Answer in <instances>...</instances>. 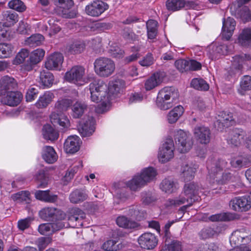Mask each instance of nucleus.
I'll return each mask as SVG.
<instances>
[{
  "instance_id": "obj_1",
  "label": "nucleus",
  "mask_w": 251,
  "mask_h": 251,
  "mask_svg": "<svg viewBox=\"0 0 251 251\" xmlns=\"http://www.w3.org/2000/svg\"><path fill=\"white\" fill-rule=\"evenodd\" d=\"M227 163L224 160H208L207 168L208 171L209 181L213 189H217L215 185L225 184L229 181H234L235 176L230 173L226 172Z\"/></svg>"
},
{
  "instance_id": "obj_61",
  "label": "nucleus",
  "mask_w": 251,
  "mask_h": 251,
  "mask_svg": "<svg viewBox=\"0 0 251 251\" xmlns=\"http://www.w3.org/2000/svg\"><path fill=\"white\" fill-rule=\"evenodd\" d=\"M28 55L29 52L27 50L22 49L13 60V64L18 65L22 63Z\"/></svg>"
},
{
  "instance_id": "obj_57",
  "label": "nucleus",
  "mask_w": 251,
  "mask_h": 251,
  "mask_svg": "<svg viewBox=\"0 0 251 251\" xmlns=\"http://www.w3.org/2000/svg\"><path fill=\"white\" fill-rule=\"evenodd\" d=\"M8 7L19 12H22L26 9L24 2L20 0H11L8 3Z\"/></svg>"
},
{
  "instance_id": "obj_50",
  "label": "nucleus",
  "mask_w": 251,
  "mask_h": 251,
  "mask_svg": "<svg viewBox=\"0 0 251 251\" xmlns=\"http://www.w3.org/2000/svg\"><path fill=\"white\" fill-rule=\"evenodd\" d=\"M235 16L240 19L244 23L251 20V14L247 6H243L236 12Z\"/></svg>"
},
{
  "instance_id": "obj_12",
  "label": "nucleus",
  "mask_w": 251,
  "mask_h": 251,
  "mask_svg": "<svg viewBox=\"0 0 251 251\" xmlns=\"http://www.w3.org/2000/svg\"><path fill=\"white\" fill-rule=\"evenodd\" d=\"M40 217L45 221H54L64 219L65 214L60 209L52 207L43 208L39 212Z\"/></svg>"
},
{
  "instance_id": "obj_25",
  "label": "nucleus",
  "mask_w": 251,
  "mask_h": 251,
  "mask_svg": "<svg viewBox=\"0 0 251 251\" xmlns=\"http://www.w3.org/2000/svg\"><path fill=\"white\" fill-rule=\"evenodd\" d=\"M50 120L53 125L58 124L64 128L70 126L69 121L62 111H54L50 115Z\"/></svg>"
},
{
  "instance_id": "obj_40",
  "label": "nucleus",
  "mask_w": 251,
  "mask_h": 251,
  "mask_svg": "<svg viewBox=\"0 0 251 251\" xmlns=\"http://www.w3.org/2000/svg\"><path fill=\"white\" fill-rule=\"evenodd\" d=\"M42 135L44 139L51 141L57 139L58 133L50 125H44L42 128Z\"/></svg>"
},
{
  "instance_id": "obj_35",
  "label": "nucleus",
  "mask_w": 251,
  "mask_h": 251,
  "mask_svg": "<svg viewBox=\"0 0 251 251\" xmlns=\"http://www.w3.org/2000/svg\"><path fill=\"white\" fill-rule=\"evenodd\" d=\"M42 157L47 163L52 164L57 160L58 156L52 147L45 146L43 148Z\"/></svg>"
},
{
  "instance_id": "obj_32",
  "label": "nucleus",
  "mask_w": 251,
  "mask_h": 251,
  "mask_svg": "<svg viewBox=\"0 0 251 251\" xmlns=\"http://www.w3.org/2000/svg\"><path fill=\"white\" fill-rule=\"evenodd\" d=\"M1 16L2 25L7 28L13 25L18 21V15L11 11H3Z\"/></svg>"
},
{
  "instance_id": "obj_22",
  "label": "nucleus",
  "mask_w": 251,
  "mask_h": 251,
  "mask_svg": "<svg viewBox=\"0 0 251 251\" xmlns=\"http://www.w3.org/2000/svg\"><path fill=\"white\" fill-rule=\"evenodd\" d=\"M81 143L80 139L78 136H70L64 143V150L67 153H75L79 150Z\"/></svg>"
},
{
  "instance_id": "obj_43",
  "label": "nucleus",
  "mask_w": 251,
  "mask_h": 251,
  "mask_svg": "<svg viewBox=\"0 0 251 251\" xmlns=\"http://www.w3.org/2000/svg\"><path fill=\"white\" fill-rule=\"evenodd\" d=\"M40 83L44 88H49L53 83L54 77L52 74L49 72H46L45 70L41 72Z\"/></svg>"
},
{
  "instance_id": "obj_20",
  "label": "nucleus",
  "mask_w": 251,
  "mask_h": 251,
  "mask_svg": "<svg viewBox=\"0 0 251 251\" xmlns=\"http://www.w3.org/2000/svg\"><path fill=\"white\" fill-rule=\"evenodd\" d=\"M64 61L63 54L54 52L48 57L45 63V66L48 70H59Z\"/></svg>"
},
{
  "instance_id": "obj_15",
  "label": "nucleus",
  "mask_w": 251,
  "mask_h": 251,
  "mask_svg": "<svg viewBox=\"0 0 251 251\" xmlns=\"http://www.w3.org/2000/svg\"><path fill=\"white\" fill-rule=\"evenodd\" d=\"M108 5L101 0H95L86 6V13L92 17H98L108 9Z\"/></svg>"
},
{
  "instance_id": "obj_9",
  "label": "nucleus",
  "mask_w": 251,
  "mask_h": 251,
  "mask_svg": "<svg viewBox=\"0 0 251 251\" xmlns=\"http://www.w3.org/2000/svg\"><path fill=\"white\" fill-rule=\"evenodd\" d=\"M175 150L174 141L172 138H167L165 142L160 147L158 158L161 163H166L170 161L174 156Z\"/></svg>"
},
{
  "instance_id": "obj_13",
  "label": "nucleus",
  "mask_w": 251,
  "mask_h": 251,
  "mask_svg": "<svg viewBox=\"0 0 251 251\" xmlns=\"http://www.w3.org/2000/svg\"><path fill=\"white\" fill-rule=\"evenodd\" d=\"M229 206L236 211H247L251 207V196L236 197L230 201Z\"/></svg>"
},
{
  "instance_id": "obj_36",
  "label": "nucleus",
  "mask_w": 251,
  "mask_h": 251,
  "mask_svg": "<svg viewBox=\"0 0 251 251\" xmlns=\"http://www.w3.org/2000/svg\"><path fill=\"white\" fill-rule=\"evenodd\" d=\"M237 43L243 47L251 46V29L246 28L243 29L239 34Z\"/></svg>"
},
{
  "instance_id": "obj_8",
  "label": "nucleus",
  "mask_w": 251,
  "mask_h": 251,
  "mask_svg": "<svg viewBox=\"0 0 251 251\" xmlns=\"http://www.w3.org/2000/svg\"><path fill=\"white\" fill-rule=\"evenodd\" d=\"M216 114L214 126L218 131H223L225 127L233 125L235 122L232 113L229 111H217Z\"/></svg>"
},
{
  "instance_id": "obj_62",
  "label": "nucleus",
  "mask_w": 251,
  "mask_h": 251,
  "mask_svg": "<svg viewBox=\"0 0 251 251\" xmlns=\"http://www.w3.org/2000/svg\"><path fill=\"white\" fill-rule=\"evenodd\" d=\"M230 164L234 168H241L247 165V160L246 158L243 156H238L232 159Z\"/></svg>"
},
{
  "instance_id": "obj_5",
  "label": "nucleus",
  "mask_w": 251,
  "mask_h": 251,
  "mask_svg": "<svg viewBox=\"0 0 251 251\" xmlns=\"http://www.w3.org/2000/svg\"><path fill=\"white\" fill-rule=\"evenodd\" d=\"M94 70L97 75L102 77L112 75L115 70L114 62L108 57H101L94 62Z\"/></svg>"
},
{
  "instance_id": "obj_18",
  "label": "nucleus",
  "mask_w": 251,
  "mask_h": 251,
  "mask_svg": "<svg viewBox=\"0 0 251 251\" xmlns=\"http://www.w3.org/2000/svg\"><path fill=\"white\" fill-rule=\"evenodd\" d=\"M197 141L202 144L207 145L210 141L211 131L209 128L204 126H197L193 130Z\"/></svg>"
},
{
  "instance_id": "obj_37",
  "label": "nucleus",
  "mask_w": 251,
  "mask_h": 251,
  "mask_svg": "<svg viewBox=\"0 0 251 251\" xmlns=\"http://www.w3.org/2000/svg\"><path fill=\"white\" fill-rule=\"evenodd\" d=\"M138 174L146 185L155 178L157 173L153 167H148L144 168L141 173Z\"/></svg>"
},
{
  "instance_id": "obj_14",
  "label": "nucleus",
  "mask_w": 251,
  "mask_h": 251,
  "mask_svg": "<svg viewBox=\"0 0 251 251\" xmlns=\"http://www.w3.org/2000/svg\"><path fill=\"white\" fill-rule=\"evenodd\" d=\"M55 108L58 110H67L71 108L72 110H85L87 106L83 102L74 101L70 99H64L59 100L55 104Z\"/></svg>"
},
{
  "instance_id": "obj_54",
  "label": "nucleus",
  "mask_w": 251,
  "mask_h": 251,
  "mask_svg": "<svg viewBox=\"0 0 251 251\" xmlns=\"http://www.w3.org/2000/svg\"><path fill=\"white\" fill-rule=\"evenodd\" d=\"M82 167V162H79L78 165L74 166L72 168L69 169L62 178L64 184H67L73 177L74 175L77 172L78 168Z\"/></svg>"
},
{
  "instance_id": "obj_56",
  "label": "nucleus",
  "mask_w": 251,
  "mask_h": 251,
  "mask_svg": "<svg viewBox=\"0 0 251 251\" xmlns=\"http://www.w3.org/2000/svg\"><path fill=\"white\" fill-rule=\"evenodd\" d=\"M251 59V56L250 55H236L233 57V65L238 69H240L243 63H245L246 61Z\"/></svg>"
},
{
  "instance_id": "obj_44",
  "label": "nucleus",
  "mask_w": 251,
  "mask_h": 251,
  "mask_svg": "<svg viewBox=\"0 0 251 251\" xmlns=\"http://www.w3.org/2000/svg\"><path fill=\"white\" fill-rule=\"evenodd\" d=\"M185 4L184 0H167L166 6L169 11H176L184 7Z\"/></svg>"
},
{
  "instance_id": "obj_21",
  "label": "nucleus",
  "mask_w": 251,
  "mask_h": 251,
  "mask_svg": "<svg viewBox=\"0 0 251 251\" xmlns=\"http://www.w3.org/2000/svg\"><path fill=\"white\" fill-rule=\"evenodd\" d=\"M201 192L199 186L194 182L186 184L183 188V194L190 200V204L199 200V194Z\"/></svg>"
},
{
  "instance_id": "obj_26",
  "label": "nucleus",
  "mask_w": 251,
  "mask_h": 251,
  "mask_svg": "<svg viewBox=\"0 0 251 251\" xmlns=\"http://www.w3.org/2000/svg\"><path fill=\"white\" fill-rule=\"evenodd\" d=\"M165 75L163 72H157L153 74L145 82L144 86L146 90H151L159 85L163 81Z\"/></svg>"
},
{
  "instance_id": "obj_3",
  "label": "nucleus",
  "mask_w": 251,
  "mask_h": 251,
  "mask_svg": "<svg viewBox=\"0 0 251 251\" xmlns=\"http://www.w3.org/2000/svg\"><path fill=\"white\" fill-rule=\"evenodd\" d=\"M85 217V214L82 210L78 208H73L70 211L68 223L62 221L63 219H61L56 220L55 221H57L56 223H52L54 231L68 226L78 228L83 225L82 220Z\"/></svg>"
},
{
  "instance_id": "obj_27",
  "label": "nucleus",
  "mask_w": 251,
  "mask_h": 251,
  "mask_svg": "<svg viewBox=\"0 0 251 251\" xmlns=\"http://www.w3.org/2000/svg\"><path fill=\"white\" fill-rule=\"evenodd\" d=\"M236 22L234 19L228 17L223 21L222 36L226 40H229L235 28Z\"/></svg>"
},
{
  "instance_id": "obj_45",
  "label": "nucleus",
  "mask_w": 251,
  "mask_h": 251,
  "mask_svg": "<svg viewBox=\"0 0 251 251\" xmlns=\"http://www.w3.org/2000/svg\"><path fill=\"white\" fill-rule=\"evenodd\" d=\"M14 47L9 43H0V58L10 57L12 55Z\"/></svg>"
},
{
  "instance_id": "obj_52",
  "label": "nucleus",
  "mask_w": 251,
  "mask_h": 251,
  "mask_svg": "<svg viewBox=\"0 0 251 251\" xmlns=\"http://www.w3.org/2000/svg\"><path fill=\"white\" fill-rule=\"evenodd\" d=\"M85 44L81 42H75L70 45L67 48L69 53L72 54H78L83 51L85 49Z\"/></svg>"
},
{
  "instance_id": "obj_47",
  "label": "nucleus",
  "mask_w": 251,
  "mask_h": 251,
  "mask_svg": "<svg viewBox=\"0 0 251 251\" xmlns=\"http://www.w3.org/2000/svg\"><path fill=\"white\" fill-rule=\"evenodd\" d=\"M191 86L194 89L201 91H207L209 88L208 84L201 78H193L191 82Z\"/></svg>"
},
{
  "instance_id": "obj_39",
  "label": "nucleus",
  "mask_w": 251,
  "mask_h": 251,
  "mask_svg": "<svg viewBox=\"0 0 251 251\" xmlns=\"http://www.w3.org/2000/svg\"><path fill=\"white\" fill-rule=\"evenodd\" d=\"M36 198L42 201L48 202H54L57 201L58 197L56 195H51L49 191L38 190L35 193Z\"/></svg>"
},
{
  "instance_id": "obj_58",
  "label": "nucleus",
  "mask_w": 251,
  "mask_h": 251,
  "mask_svg": "<svg viewBox=\"0 0 251 251\" xmlns=\"http://www.w3.org/2000/svg\"><path fill=\"white\" fill-rule=\"evenodd\" d=\"M38 231L42 235H49L54 232L53 225L52 223L41 224L38 227Z\"/></svg>"
},
{
  "instance_id": "obj_29",
  "label": "nucleus",
  "mask_w": 251,
  "mask_h": 251,
  "mask_svg": "<svg viewBox=\"0 0 251 251\" xmlns=\"http://www.w3.org/2000/svg\"><path fill=\"white\" fill-rule=\"evenodd\" d=\"M88 197V191L85 188L76 189L69 196V200L72 203H79L86 200Z\"/></svg>"
},
{
  "instance_id": "obj_17",
  "label": "nucleus",
  "mask_w": 251,
  "mask_h": 251,
  "mask_svg": "<svg viewBox=\"0 0 251 251\" xmlns=\"http://www.w3.org/2000/svg\"><path fill=\"white\" fill-rule=\"evenodd\" d=\"M245 240L246 242L251 240V234L249 231L241 228L234 231L231 234L229 241L231 246H238Z\"/></svg>"
},
{
  "instance_id": "obj_64",
  "label": "nucleus",
  "mask_w": 251,
  "mask_h": 251,
  "mask_svg": "<svg viewBox=\"0 0 251 251\" xmlns=\"http://www.w3.org/2000/svg\"><path fill=\"white\" fill-rule=\"evenodd\" d=\"M181 245L179 241H173L172 243L165 246L161 251H181Z\"/></svg>"
},
{
  "instance_id": "obj_38",
  "label": "nucleus",
  "mask_w": 251,
  "mask_h": 251,
  "mask_svg": "<svg viewBox=\"0 0 251 251\" xmlns=\"http://www.w3.org/2000/svg\"><path fill=\"white\" fill-rule=\"evenodd\" d=\"M126 186L131 191H137L145 186L138 174L135 175L131 179L126 182Z\"/></svg>"
},
{
  "instance_id": "obj_28",
  "label": "nucleus",
  "mask_w": 251,
  "mask_h": 251,
  "mask_svg": "<svg viewBox=\"0 0 251 251\" xmlns=\"http://www.w3.org/2000/svg\"><path fill=\"white\" fill-rule=\"evenodd\" d=\"M45 53V50L42 49H37L32 51L30 54L29 64L25 65V69L27 71H31L34 65L43 59Z\"/></svg>"
},
{
  "instance_id": "obj_59",
  "label": "nucleus",
  "mask_w": 251,
  "mask_h": 251,
  "mask_svg": "<svg viewBox=\"0 0 251 251\" xmlns=\"http://www.w3.org/2000/svg\"><path fill=\"white\" fill-rule=\"evenodd\" d=\"M231 219L229 214L226 213H221L212 215L209 217V220L212 222L227 221Z\"/></svg>"
},
{
  "instance_id": "obj_53",
  "label": "nucleus",
  "mask_w": 251,
  "mask_h": 251,
  "mask_svg": "<svg viewBox=\"0 0 251 251\" xmlns=\"http://www.w3.org/2000/svg\"><path fill=\"white\" fill-rule=\"evenodd\" d=\"M120 185V183H115L114 184V196L115 198L123 201L129 197V194L126 191L125 189H121Z\"/></svg>"
},
{
  "instance_id": "obj_2",
  "label": "nucleus",
  "mask_w": 251,
  "mask_h": 251,
  "mask_svg": "<svg viewBox=\"0 0 251 251\" xmlns=\"http://www.w3.org/2000/svg\"><path fill=\"white\" fill-rule=\"evenodd\" d=\"M71 115L74 119H79L78 130L82 137L91 136L95 130L96 121L92 111H72Z\"/></svg>"
},
{
  "instance_id": "obj_60",
  "label": "nucleus",
  "mask_w": 251,
  "mask_h": 251,
  "mask_svg": "<svg viewBox=\"0 0 251 251\" xmlns=\"http://www.w3.org/2000/svg\"><path fill=\"white\" fill-rule=\"evenodd\" d=\"M213 57L215 59L218 58L221 55L226 54L228 52V49L226 45L223 44L217 46L216 47H213Z\"/></svg>"
},
{
  "instance_id": "obj_46",
  "label": "nucleus",
  "mask_w": 251,
  "mask_h": 251,
  "mask_svg": "<svg viewBox=\"0 0 251 251\" xmlns=\"http://www.w3.org/2000/svg\"><path fill=\"white\" fill-rule=\"evenodd\" d=\"M30 193L27 191H21L11 195V199L18 203L25 201L28 203L30 201Z\"/></svg>"
},
{
  "instance_id": "obj_33",
  "label": "nucleus",
  "mask_w": 251,
  "mask_h": 251,
  "mask_svg": "<svg viewBox=\"0 0 251 251\" xmlns=\"http://www.w3.org/2000/svg\"><path fill=\"white\" fill-rule=\"evenodd\" d=\"M198 166L196 164H186L181 168V177L185 181H190L195 176Z\"/></svg>"
},
{
  "instance_id": "obj_51",
  "label": "nucleus",
  "mask_w": 251,
  "mask_h": 251,
  "mask_svg": "<svg viewBox=\"0 0 251 251\" xmlns=\"http://www.w3.org/2000/svg\"><path fill=\"white\" fill-rule=\"evenodd\" d=\"M157 22L153 20H150L147 22L148 36L150 39H154L157 35Z\"/></svg>"
},
{
  "instance_id": "obj_19",
  "label": "nucleus",
  "mask_w": 251,
  "mask_h": 251,
  "mask_svg": "<svg viewBox=\"0 0 251 251\" xmlns=\"http://www.w3.org/2000/svg\"><path fill=\"white\" fill-rule=\"evenodd\" d=\"M138 241L142 248L151 250L156 247L158 240L154 234L146 232L142 234L139 237Z\"/></svg>"
},
{
  "instance_id": "obj_30",
  "label": "nucleus",
  "mask_w": 251,
  "mask_h": 251,
  "mask_svg": "<svg viewBox=\"0 0 251 251\" xmlns=\"http://www.w3.org/2000/svg\"><path fill=\"white\" fill-rule=\"evenodd\" d=\"M126 87L125 81L121 79H115L109 81L108 92L110 95L117 96L122 94Z\"/></svg>"
},
{
  "instance_id": "obj_31",
  "label": "nucleus",
  "mask_w": 251,
  "mask_h": 251,
  "mask_svg": "<svg viewBox=\"0 0 251 251\" xmlns=\"http://www.w3.org/2000/svg\"><path fill=\"white\" fill-rule=\"evenodd\" d=\"M178 187V183L170 177L164 179L160 184L161 190L169 194L175 192Z\"/></svg>"
},
{
  "instance_id": "obj_4",
  "label": "nucleus",
  "mask_w": 251,
  "mask_h": 251,
  "mask_svg": "<svg viewBox=\"0 0 251 251\" xmlns=\"http://www.w3.org/2000/svg\"><path fill=\"white\" fill-rule=\"evenodd\" d=\"M178 96L177 90L172 87H165L161 89L158 93L156 98V105L158 107L163 110H168L172 108L173 104L167 102L171 99L174 100Z\"/></svg>"
},
{
  "instance_id": "obj_42",
  "label": "nucleus",
  "mask_w": 251,
  "mask_h": 251,
  "mask_svg": "<svg viewBox=\"0 0 251 251\" xmlns=\"http://www.w3.org/2000/svg\"><path fill=\"white\" fill-rule=\"evenodd\" d=\"M53 97V94L50 92L45 93L41 96L37 101L36 102V106L37 108L43 109L47 107L50 103Z\"/></svg>"
},
{
  "instance_id": "obj_6",
  "label": "nucleus",
  "mask_w": 251,
  "mask_h": 251,
  "mask_svg": "<svg viewBox=\"0 0 251 251\" xmlns=\"http://www.w3.org/2000/svg\"><path fill=\"white\" fill-rule=\"evenodd\" d=\"M85 70L83 67L75 66L66 73L65 78L70 82L83 85L89 81L88 78L85 76Z\"/></svg>"
},
{
  "instance_id": "obj_41",
  "label": "nucleus",
  "mask_w": 251,
  "mask_h": 251,
  "mask_svg": "<svg viewBox=\"0 0 251 251\" xmlns=\"http://www.w3.org/2000/svg\"><path fill=\"white\" fill-rule=\"evenodd\" d=\"M116 223L119 226L127 229L135 228L138 226L137 223L130 220L124 216L118 217L116 220Z\"/></svg>"
},
{
  "instance_id": "obj_55",
  "label": "nucleus",
  "mask_w": 251,
  "mask_h": 251,
  "mask_svg": "<svg viewBox=\"0 0 251 251\" xmlns=\"http://www.w3.org/2000/svg\"><path fill=\"white\" fill-rule=\"evenodd\" d=\"M250 90H251V76H244L240 82V87L238 89V92L241 95H244L245 91Z\"/></svg>"
},
{
  "instance_id": "obj_24",
  "label": "nucleus",
  "mask_w": 251,
  "mask_h": 251,
  "mask_svg": "<svg viewBox=\"0 0 251 251\" xmlns=\"http://www.w3.org/2000/svg\"><path fill=\"white\" fill-rule=\"evenodd\" d=\"M18 87L17 81L13 77L8 75H5L0 79V94H5L12 90H15Z\"/></svg>"
},
{
  "instance_id": "obj_48",
  "label": "nucleus",
  "mask_w": 251,
  "mask_h": 251,
  "mask_svg": "<svg viewBox=\"0 0 251 251\" xmlns=\"http://www.w3.org/2000/svg\"><path fill=\"white\" fill-rule=\"evenodd\" d=\"M36 179L39 183V187H45L49 181V174L44 169L39 171L35 176Z\"/></svg>"
},
{
  "instance_id": "obj_16",
  "label": "nucleus",
  "mask_w": 251,
  "mask_h": 251,
  "mask_svg": "<svg viewBox=\"0 0 251 251\" xmlns=\"http://www.w3.org/2000/svg\"><path fill=\"white\" fill-rule=\"evenodd\" d=\"M246 132L241 128H233L228 131L226 137L228 144L238 146L244 140Z\"/></svg>"
},
{
  "instance_id": "obj_63",
  "label": "nucleus",
  "mask_w": 251,
  "mask_h": 251,
  "mask_svg": "<svg viewBox=\"0 0 251 251\" xmlns=\"http://www.w3.org/2000/svg\"><path fill=\"white\" fill-rule=\"evenodd\" d=\"M175 65L176 68L181 73L189 71L188 60L178 59L175 61Z\"/></svg>"
},
{
  "instance_id": "obj_23",
  "label": "nucleus",
  "mask_w": 251,
  "mask_h": 251,
  "mask_svg": "<svg viewBox=\"0 0 251 251\" xmlns=\"http://www.w3.org/2000/svg\"><path fill=\"white\" fill-rule=\"evenodd\" d=\"M23 99L22 93L17 91H10L5 96H2L1 102L10 106H16L20 104Z\"/></svg>"
},
{
  "instance_id": "obj_10",
  "label": "nucleus",
  "mask_w": 251,
  "mask_h": 251,
  "mask_svg": "<svg viewBox=\"0 0 251 251\" xmlns=\"http://www.w3.org/2000/svg\"><path fill=\"white\" fill-rule=\"evenodd\" d=\"M91 100L96 103L100 100V97L105 95L108 91L107 85L101 80H94L89 85Z\"/></svg>"
},
{
  "instance_id": "obj_11",
  "label": "nucleus",
  "mask_w": 251,
  "mask_h": 251,
  "mask_svg": "<svg viewBox=\"0 0 251 251\" xmlns=\"http://www.w3.org/2000/svg\"><path fill=\"white\" fill-rule=\"evenodd\" d=\"M54 3L59 6L58 14L64 18H74L76 13L75 10H70L73 6L72 0H53Z\"/></svg>"
},
{
  "instance_id": "obj_49",
  "label": "nucleus",
  "mask_w": 251,
  "mask_h": 251,
  "mask_svg": "<svg viewBox=\"0 0 251 251\" xmlns=\"http://www.w3.org/2000/svg\"><path fill=\"white\" fill-rule=\"evenodd\" d=\"M44 40V37L40 34H33L25 40V44L31 47L40 45Z\"/></svg>"
},
{
  "instance_id": "obj_7",
  "label": "nucleus",
  "mask_w": 251,
  "mask_h": 251,
  "mask_svg": "<svg viewBox=\"0 0 251 251\" xmlns=\"http://www.w3.org/2000/svg\"><path fill=\"white\" fill-rule=\"evenodd\" d=\"M175 141L177 150L181 153L189 151L193 145V141L188 132L179 129L175 135Z\"/></svg>"
},
{
  "instance_id": "obj_34",
  "label": "nucleus",
  "mask_w": 251,
  "mask_h": 251,
  "mask_svg": "<svg viewBox=\"0 0 251 251\" xmlns=\"http://www.w3.org/2000/svg\"><path fill=\"white\" fill-rule=\"evenodd\" d=\"M187 202L186 205L183 206L181 208L182 210L185 209L187 207L190 206L192 204H190V200L187 197H186L183 193L181 194L179 197L175 199H169L166 203L168 206H178Z\"/></svg>"
}]
</instances>
